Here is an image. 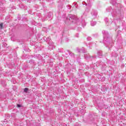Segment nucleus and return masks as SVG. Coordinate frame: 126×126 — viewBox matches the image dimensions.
<instances>
[{
    "instance_id": "nucleus-1",
    "label": "nucleus",
    "mask_w": 126,
    "mask_h": 126,
    "mask_svg": "<svg viewBox=\"0 0 126 126\" xmlns=\"http://www.w3.org/2000/svg\"><path fill=\"white\" fill-rule=\"evenodd\" d=\"M102 34L103 35V43L106 46V47H108V48L112 47L113 43H110V40H111V38H110L109 35V32L103 30L102 31Z\"/></svg>"
},
{
    "instance_id": "nucleus-2",
    "label": "nucleus",
    "mask_w": 126,
    "mask_h": 126,
    "mask_svg": "<svg viewBox=\"0 0 126 126\" xmlns=\"http://www.w3.org/2000/svg\"><path fill=\"white\" fill-rule=\"evenodd\" d=\"M69 20L73 23H77V22H79V18H78L74 15H70L69 16Z\"/></svg>"
},
{
    "instance_id": "nucleus-3",
    "label": "nucleus",
    "mask_w": 126,
    "mask_h": 126,
    "mask_svg": "<svg viewBox=\"0 0 126 126\" xmlns=\"http://www.w3.org/2000/svg\"><path fill=\"white\" fill-rule=\"evenodd\" d=\"M46 42L49 45V47H48V49L51 51L53 50V47H54V42L52 41V39L50 37H48L45 40Z\"/></svg>"
},
{
    "instance_id": "nucleus-4",
    "label": "nucleus",
    "mask_w": 126,
    "mask_h": 126,
    "mask_svg": "<svg viewBox=\"0 0 126 126\" xmlns=\"http://www.w3.org/2000/svg\"><path fill=\"white\" fill-rule=\"evenodd\" d=\"M120 14H121V10H114L112 13L113 17H115V16H119Z\"/></svg>"
},
{
    "instance_id": "nucleus-5",
    "label": "nucleus",
    "mask_w": 126,
    "mask_h": 126,
    "mask_svg": "<svg viewBox=\"0 0 126 126\" xmlns=\"http://www.w3.org/2000/svg\"><path fill=\"white\" fill-rule=\"evenodd\" d=\"M97 14L98 13H97V11L95 10H93L92 12H91V15L92 16V18L94 19H95L97 17Z\"/></svg>"
},
{
    "instance_id": "nucleus-6",
    "label": "nucleus",
    "mask_w": 126,
    "mask_h": 126,
    "mask_svg": "<svg viewBox=\"0 0 126 126\" xmlns=\"http://www.w3.org/2000/svg\"><path fill=\"white\" fill-rule=\"evenodd\" d=\"M53 17V14L51 13H48L47 17L46 18H44L42 20L43 21H45V20H49V19Z\"/></svg>"
},
{
    "instance_id": "nucleus-7",
    "label": "nucleus",
    "mask_w": 126,
    "mask_h": 126,
    "mask_svg": "<svg viewBox=\"0 0 126 126\" xmlns=\"http://www.w3.org/2000/svg\"><path fill=\"white\" fill-rule=\"evenodd\" d=\"M77 50L78 53H81V52L82 53H84V54L86 53V50H85V49H84V48H82L81 49H77Z\"/></svg>"
},
{
    "instance_id": "nucleus-8",
    "label": "nucleus",
    "mask_w": 126,
    "mask_h": 126,
    "mask_svg": "<svg viewBox=\"0 0 126 126\" xmlns=\"http://www.w3.org/2000/svg\"><path fill=\"white\" fill-rule=\"evenodd\" d=\"M97 55L99 58H102L103 57V52L101 50L98 51Z\"/></svg>"
},
{
    "instance_id": "nucleus-9",
    "label": "nucleus",
    "mask_w": 126,
    "mask_h": 126,
    "mask_svg": "<svg viewBox=\"0 0 126 126\" xmlns=\"http://www.w3.org/2000/svg\"><path fill=\"white\" fill-rule=\"evenodd\" d=\"M84 57H85L87 60H88V59H91V57H90V55H89V54H85V55H84Z\"/></svg>"
},
{
    "instance_id": "nucleus-10",
    "label": "nucleus",
    "mask_w": 126,
    "mask_h": 126,
    "mask_svg": "<svg viewBox=\"0 0 126 126\" xmlns=\"http://www.w3.org/2000/svg\"><path fill=\"white\" fill-rule=\"evenodd\" d=\"M92 6V5H91V3H89V4L88 5V7L89 8V9H86V11H90V8Z\"/></svg>"
},
{
    "instance_id": "nucleus-11",
    "label": "nucleus",
    "mask_w": 126,
    "mask_h": 126,
    "mask_svg": "<svg viewBox=\"0 0 126 126\" xmlns=\"http://www.w3.org/2000/svg\"><path fill=\"white\" fill-rule=\"evenodd\" d=\"M35 59H41V55L40 54H36L34 55Z\"/></svg>"
},
{
    "instance_id": "nucleus-12",
    "label": "nucleus",
    "mask_w": 126,
    "mask_h": 126,
    "mask_svg": "<svg viewBox=\"0 0 126 126\" xmlns=\"http://www.w3.org/2000/svg\"><path fill=\"white\" fill-rule=\"evenodd\" d=\"M96 23H97L95 21H92L91 22V25H92V26H94V25H96Z\"/></svg>"
},
{
    "instance_id": "nucleus-13",
    "label": "nucleus",
    "mask_w": 126,
    "mask_h": 126,
    "mask_svg": "<svg viewBox=\"0 0 126 126\" xmlns=\"http://www.w3.org/2000/svg\"><path fill=\"white\" fill-rule=\"evenodd\" d=\"M82 26L84 27L85 26H86V23H85V21H82V22L81 23Z\"/></svg>"
},
{
    "instance_id": "nucleus-14",
    "label": "nucleus",
    "mask_w": 126,
    "mask_h": 126,
    "mask_svg": "<svg viewBox=\"0 0 126 126\" xmlns=\"http://www.w3.org/2000/svg\"><path fill=\"white\" fill-rule=\"evenodd\" d=\"M29 63H31V64H34V63H35V61L32 59L29 62Z\"/></svg>"
},
{
    "instance_id": "nucleus-15",
    "label": "nucleus",
    "mask_w": 126,
    "mask_h": 126,
    "mask_svg": "<svg viewBox=\"0 0 126 126\" xmlns=\"http://www.w3.org/2000/svg\"><path fill=\"white\" fill-rule=\"evenodd\" d=\"M99 64L102 67H105L106 66V64L103 62H100Z\"/></svg>"
},
{
    "instance_id": "nucleus-16",
    "label": "nucleus",
    "mask_w": 126,
    "mask_h": 126,
    "mask_svg": "<svg viewBox=\"0 0 126 126\" xmlns=\"http://www.w3.org/2000/svg\"><path fill=\"white\" fill-rule=\"evenodd\" d=\"M117 0H111V2L112 4H116L117 3Z\"/></svg>"
},
{
    "instance_id": "nucleus-17",
    "label": "nucleus",
    "mask_w": 126,
    "mask_h": 126,
    "mask_svg": "<svg viewBox=\"0 0 126 126\" xmlns=\"http://www.w3.org/2000/svg\"><path fill=\"white\" fill-rule=\"evenodd\" d=\"M28 91H29V89L27 88H25L24 90V92H25V93H28Z\"/></svg>"
},
{
    "instance_id": "nucleus-18",
    "label": "nucleus",
    "mask_w": 126,
    "mask_h": 126,
    "mask_svg": "<svg viewBox=\"0 0 126 126\" xmlns=\"http://www.w3.org/2000/svg\"><path fill=\"white\" fill-rule=\"evenodd\" d=\"M112 57H118V54H117V53H112Z\"/></svg>"
},
{
    "instance_id": "nucleus-19",
    "label": "nucleus",
    "mask_w": 126,
    "mask_h": 126,
    "mask_svg": "<svg viewBox=\"0 0 126 126\" xmlns=\"http://www.w3.org/2000/svg\"><path fill=\"white\" fill-rule=\"evenodd\" d=\"M106 10L107 11L110 12L112 11V10H113V9L112 8V7H110L109 8H107Z\"/></svg>"
},
{
    "instance_id": "nucleus-20",
    "label": "nucleus",
    "mask_w": 126,
    "mask_h": 126,
    "mask_svg": "<svg viewBox=\"0 0 126 126\" xmlns=\"http://www.w3.org/2000/svg\"><path fill=\"white\" fill-rule=\"evenodd\" d=\"M67 52H68V54H69V55L70 56H73V53H70V52H69V50H67Z\"/></svg>"
},
{
    "instance_id": "nucleus-21",
    "label": "nucleus",
    "mask_w": 126,
    "mask_h": 126,
    "mask_svg": "<svg viewBox=\"0 0 126 126\" xmlns=\"http://www.w3.org/2000/svg\"><path fill=\"white\" fill-rule=\"evenodd\" d=\"M0 29H2V28H3V24L2 23L0 24Z\"/></svg>"
},
{
    "instance_id": "nucleus-22",
    "label": "nucleus",
    "mask_w": 126,
    "mask_h": 126,
    "mask_svg": "<svg viewBox=\"0 0 126 126\" xmlns=\"http://www.w3.org/2000/svg\"><path fill=\"white\" fill-rule=\"evenodd\" d=\"M93 37H94L95 38L97 37L98 36V33H94L93 34Z\"/></svg>"
},
{
    "instance_id": "nucleus-23",
    "label": "nucleus",
    "mask_w": 126,
    "mask_h": 126,
    "mask_svg": "<svg viewBox=\"0 0 126 126\" xmlns=\"http://www.w3.org/2000/svg\"><path fill=\"white\" fill-rule=\"evenodd\" d=\"M92 38H91V37H90V36H89V37H88L87 38V40H88V41H91V40H92Z\"/></svg>"
},
{
    "instance_id": "nucleus-24",
    "label": "nucleus",
    "mask_w": 126,
    "mask_h": 126,
    "mask_svg": "<svg viewBox=\"0 0 126 126\" xmlns=\"http://www.w3.org/2000/svg\"><path fill=\"white\" fill-rule=\"evenodd\" d=\"M17 107H18V108H21V107H22V105H21V104H17Z\"/></svg>"
},
{
    "instance_id": "nucleus-25",
    "label": "nucleus",
    "mask_w": 126,
    "mask_h": 126,
    "mask_svg": "<svg viewBox=\"0 0 126 126\" xmlns=\"http://www.w3.org/2000/svg\"><path fill=\"white\" fill-rule=\"evenodd\" d=\"M23 21H28V19H27V18H24L23 19Z\"/></svg>"
},
{
    "instance_id": "nucleus-26",
    "label": "nucleus",
    "mask_w": 126,
    "mask_h": 126,
    "mask_svg": "<svg viewBox=\"0 0 126 126\" xmlns=\"http://www.w3.org/2000/svg\"><path fill=\"white\" fill-rule=\"evenodd\" d=\"M17 18L18 19V20H20V19H21V16L20 15H18Z\"/></svg>"
},
{
    "instance_id": "nucleus-27",
    "label": "nucleus",
    "mask_w": 126,
    "mask_h": 126,
    "mask_svg": "<svg viewBox=\"0 0 126 126\" xmlns=\"http://www.w3.org/2000/svg\"><path fill=\"white\" fill-rule=\"evenodd\" d=\"M105 22H109V20H108L107 18H105Z\"/></svg>"
},
{
    "instance_id": "nucleus-28",
    "label": "nucleus",
    "mask_w": 126,
    "mask_h": 126,
    "mask_svg": "<svg viewBox=\"0 0 126 126\" xmlns=\"http://www.w3.org/2000/svg\"><path fill=\"white\" fill-rule=\"evenodd\" d=\"M88 1L89 2V3H91L92 0H88Z\"/></svg>"
},
{
    "instance_id": "nucleus-29",
    "label": "nucleus",
    "mask_w": 126,
    "mask_h": 126,
    "mask_svg": "<svg viewBox=\"0 0 126 126\" xmlns=\"http://www.w3.org/2000/svg\"><path fill=\"white\" fill-rule=\"evenodd\" d=\"M67 8H68V9H70V7L69 6H67Z\"/></svg>"
},
{
    "instance_id": "nucleus-30",
    "label": "nucleus",
    "mask_w": 126,
    "mask_h": 126,
    "mask_svg": "<svg viewBox=\"0 0 126 126\" xmlns=\"http://www.w3.org/2000/svg\"><path fill=\"white\" fill-rule=\"evenodd\" d=\"M79 35V34H77V35H76V37H78Z\"/></svg>"
},
{
    "instance_id": "nucleus-31",
    "label": "nucleus",
    "mask_w": 126,
    "mask_h": 126,
    "mask_svg": "<svg viewBox=\"0 0 126 126\" xmlns=\"http://www.w3.org/2000/svg\"><path fill=\"white\" fill-rule=\"evenodd\" d=\"M86 5H87V4H86Z\"/></svg>"
}]
</instances>
